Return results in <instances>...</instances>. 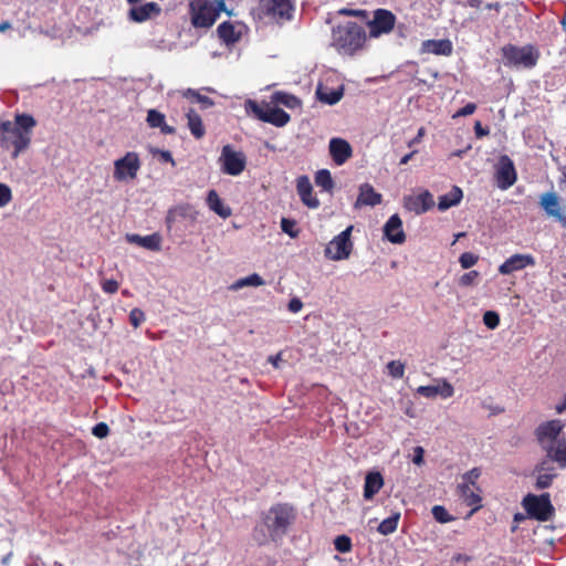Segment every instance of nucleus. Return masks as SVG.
<instances>
[{
  "mask_svg": "<svg viewBox=\"0 0 566 566\" xmlns=\"http://www.w3.org/2000/svg\"><path fill=\"white\" fill-rule=\"evenodd\" d=\"M186 96L193 98L196 102L200 103L206 108L211 107L213 105V101L210 97L201 95L192 90H188Z\"/></svg>",
  "mask_w": 566,
  "mask_h": 566,
  "instance_id": "obj_46",
  "label": "nucleus"
},
{
  "mask_svg": "<svg viewBox=\"0 0 566 566\" xmlns=\"http://www.w3.org/2000/svg\"><path fill=\"white\" fill-rule=\"evenodd\" d=\"M92 433L99 439L106 438L109 433V428L105 422H98L92 429Z\"/></svg>",
  "mask_w": 566,
  "mask_h": 566,
  "instance_id": "obj_52",
  "label": "nucleus"
},
{
  "mask_svg": "<svg viewBox=\"0 0 566 566\" xmlns=\"http://www.w3.org/2000/svg\"><path fill=\"white\" fill-rule=\"evenodd\" d=\"M219 164L224 174L239 176L247 166V157L243 151L235 150L231 145H224L219 157Z\"/></svg>",
  "mask_w": 566,
  "mask_h": 566,
  "instance_id": "obj_10",
  "label": "nucleus"
},
{
  "mask_svg": "<svg viewBox=\"0 0 566 566\" xmlns=\"http://www.w3.org/2000/svg\"><path fill=\"white\" fill-rule=\"evenodd\" d=\"M416 154V150L405 155L401 159H400V165H406L409 163V160L412 158V156Z\"/></svg>",
  "mask_w": 566,
  "mask_h": 566,
  "instance_id": "obj_64",
  "label": "nucleus"
},
{
  "mask_svg": "<svg viewBox=\"0 0 566 566\" xmlns=\"http://www.w3.org/2000/svg\"><path fill=\"white\" fill-rule=\"evenodd\" d=\"M382 196L377 192L369 184H363L359 187V195L355 202V207L370 206L375 207L381 202Z\"/></svg>",
  "mask_w": 566,
  "mask_h": 566,
  "instance_id": "obj_24",
  "label": "nucleus"
},
{
  "mask_svg": "<svg viewBox=\"0 0 566 566\" xmlns=\"http://www.w3.org/2000/svg\"><path fill=\"white\" fill-rule=\"evenodd\" d=\"M523 506L531 517L542 522L549 521L554 514V506L548 493L541 495L528 494L523 500Z\"/></svg>",
  "mask_w": 566,
  "mask_h": 566,
  "instance_id": "obj_7",
  "label": "nucleus"
},
{
  "mask_svg": "<svg viewBox=\"0 0 566 566\" xmlns=\"http://www.w3.org/2000/svg\"><path fill=\"white\" fill-rule=\"evenodd\" d=\"M118 282L115 281V280H105L103 281L102 283V289L105 293H108V294H114L117 292L118 290Z\"/></svg>",
  "mask_w": 566,
  "mask_h": 566,
  "instance_id": "obj_53",
  "label": "nucleus"
},
{
  "mask_svg": "<svg viewBox=\"0 0 566 566\" xmlns=\"http://www.w3.org/2000/svg\"><path fill=\"white\" fill-rule=\"evenodd\" d=\"M367 40L365 29L357 22L348 21L332 30V46L342 55H354Z\"/></svg>",
  "mask_w": 566,
  "mask_h": 566,
  "instance_id": "obj_3",
  "label": "nucleus"
},
{
  "mask_svg": "<svg viewBox=\"0 0 566 566\" xmlns=\"http://www.w3.org/2000/svg\"><path fill=\"white\" fill-rule=\"evenodd\" d=\"M129 6L130 8L127 11V19L135 23H143L155 19L161 12L160 6L156 2H134Z\"/></svg>",
  "mask_w": 566,
  "mask_h": 566,
  "instance_id": "obj_17",
  "label": "nucleus"
},
{
  "mask_svg": "<svg viewBox=\"0 0 566 566\" xmlns=\"http://www.w3.org/2000/svg\"><path fill=\"white\" fill-rule=\"evenodd\" d=\"M460 495L463 501L473 509L471 510L469 516H471L475 511H478L481 506L482 497L480 495L479 488H472L469 484H460L459 485Z\"/></svg>",
  "mask_w": 566,
  "mask_h": 566,
  "instance_id": "obj_29",
  "label": "nucleus"
},
{
  "mask_svg": "<svg viewBox=\"0 0 566 566\" xmlns=\"http://www.w3.org/2000/svg\"><path fill=\"white\" fill-rule=\"evenodd\" d=\"M399 518H400L399 513L392 514L391 516L385 518L378 525V532L382 535L392 534L397 530Z\"/></svg>",
  "mask_w": 566,
  "mask_h": 566,
  "instance_id": "obj_37",
  "label": "nucleus"
},
{
  "mask_svg": "<svg viewBox=\"0 0 566 566\" xmlns=\"http://www.w3.org/2000/svg\"><path fill=\"white\" fill-rule=\"evenodd\" d=\"M12 200V191L6 184L0 182V209Z\"/></svg>",
  "mask_w": 566,
  "mask_h": 566,
  "instance_id": "obj_48",
  "label": "nucleus"
},
{
  "mask_svg": "<svg viewBox=\"0 0 566 566\" xmlns=\"http://www.w3.org/2000/svg\"><path fill=\"white\" fill-rule=\"evenodd\" d=\"M452 43L450 40H427L422 42L421 50L426 53L436 55H450L452 53Z\"/></svg>",
  "mask_w": 566,
  "mask_h": 566,
  "instance_id": "obj_28",
  "label": "nucleus"
},
{
  "mask_svg": "<svg viewBox=\"0 0 566 566\" xmlns=\"http://www.w3.org/2000/svg\"><path fill=\"white\" fill-rule=\"evenodd\" d=\"M35 124V119L27 114L17 115L15 123L0 120V145L7 149L13 147L12 157L17 158L29 147Z\"/></svg>",
  "mask_w": 566,
  "mask_h": 566,
  "instance_id": "obj_1",
  "label": "nucleus"
},
{
  "mask_svg": "<svg viewBox=\"0 0 566 566\" xmlns=\"http://www.w3.org/2000/svg\"><path fill=\"white\" fill-rule=\"evenodd\" d=\"M483 323L490 329H495L500 324V316L496 312L488 311L483 315Z\"/></svg>",
  "mask_w": 566,
  "mask_h": 566,
  "instance_id": "obj_43",
  "label": "nucleus"
},
{
  "mask_svg": "<svg viewBox=\"0 0 566 566\" xmlns=\"http://www.w3.org/2000/svg\"><path fill=\"white\" fill-rule=\"evenodd\" d=\"M396 24L395 14L386 9L374 11L373 20L368 21L369 38L377 39L384 34L390 33Z\"/></svg>",
  "mask_w": 566,
  "mask_h": 566,
  "instance_id": "obj_12",
  "label": "nucleus"
},
{
  "mask_svg": "<svg viewBox=\"0 0 566 566\" xmlns=\"http://www.w3.org/2000/svg\"><path fill=\"white\" fill-rule=\"evenodd\" d=\"M535 259L531 254H513L505 262L499 266V272L502 275H510L513 272L524 270L527 266H534Z\"/></svg>",
  "mask_w": 566,
  "mask_h": 566,
  "instance_id": "obj_19",
  "label": "nucleus"
},
{
  "mask_svg": "<svg viewBox=\"0 0 566 566\" xmlns=\"http://www.w3.org/2000/svg\"><path fill=\"white\" fill-rule=\"evenodd\" d=\"M126 240L129 243L137 244L150 251H159L161 248V237L158 233L142 237L135 233L126 234Z\"/></svg>",
  "mask_w": 566,
  "mask_h": 566,
  "instance_id": "obj_25",
  "label": "nucleus"
},
{
  "mask_svg": "<svg viewBox=\"0 0 566 566\" xmlns=\"http://www.w3.org/2000/svg\"><path fill=\"white\" fill-rule=\"evenodd\" d=\"M223 10V0H189V14L195 28H210Z\"/></svg>",
  "mask_w": 566,
  "mask_h": 566,
  "instance_id": "obj_4",
  "label": "nucleus"
},
{
  "mask_svg": "<svg viewBox=\"0 0 566 566\" xmlns=\"http://www.w3.org/2000/svg\"><path fill=\"white\" fill-rule=\"evenodd\" d=\"M281 229L283 232L289 234L291 238L297 237V231L295 230V221L294 220L282 218Z\"/></svg>",
  "mask_w": 566,
  "mask_h": 566,
  "instance_id": "obj_49",
  "label": "nucleus"
},
{
  "mask_svg": "<svg viewBox=\"0 0 566 566\" xmlns=\"http://www.w3.org/2000/svg\"><path fill=\"white\" fill-rule=\"evenodd\" d=\"M479 256L472 252H464L460 255L459 262L463 269H470L476 264Z\"/></svg>",
  "mask_w": 566,
  "mask_h": 566,
  "instance_id": "obj_44",
  "label": "nucleus"
},
{
  "mask_svg": "<svg viewBox=\"0 0 566 566\" xmlns=\"http://www.w3.org/2000/svg\"><path fill=\"white\" fill-rule=\"evenodd\" d=\"M206 201L209 209L222 219H227L232 214L231 208L222 201L216 190L208 191Z\"/></svg>",
  "mask_w": 566,
  "mask_h": 566,
  "instance_id": "obj_27",
  "label": "nucleus"
},
{
  "mask_svg": "<svg viewBox=\"0 0 566 566\" xmlns=\"http://www.w3.org/2000/svg\"><path fill=\"white\" fill-rule=\"evenodd\" d=\"M516 178V170L512 159L506 155H502L495 165L496 186L502 190H506L515 184Z\"/></svg>",
  "mask_w": 566,
  "mask_h": 566,
  "instance_id": "obj_14",
  "label": "nucleus"
},
{
  "mask_svg": "<svg viewBox=\"0 0 566 566\" xmlns=\"http://www.w3.org/2000/svg\"><path fill=\"white\" fill-rule=\"evenodd\" d=\"M405 413L410 417V418H415L416 417V413H415V410H413V407H412V403L409 402L408 406L406 407L405 409Z\"/></svg>",
  "mask_w": 566,
  "mask_h": 566,
  "instance_id": "obj_63",
  "label": "nucleus"
},
{
  "mask_svg": "<svg viewBox=\"0 0 566 566\" xmlns=\"http://www.w3.org/2000/svg\"><path fill=\"white\" fill-rule=\"evenodd\" d=\"M434 206L433 196L424 190L418 195H409L403 198L406 210L416 214H422Z\"/></svg>",
  "mask_w": 566,
  "mask_h": 566,
  "instance_id": "obj_18",
  "label": "nucleus"
},
{
  "mask_svg": "<svg viewBox=\"0 0 566 566\" xmlns=\"http://www.w3.org/2000/svg\"><path fill=\"white\" fill-rule=\"evenodd\" d=\"M423 454H424V450L422 447H416L413 449V458H412V462L417 465H421L423 463Z\"/></svg>",
  "mask_w": 566,
  "mask_h": 566,
  "instance_id": "obj_56",
  "label": "nucleus"
},
{
  "mask_svg": "<svg viewBox=\"0 0 566 566\" xmlns=\"http://www.w3.org/2000/svg\"><path fill=\"white\" fill-rule=\"evenodd\" d=\"M244 31V25L241 23L223 22L218 27V34L220 39L227 44L238 42Z\"/></svg>",
  "mask_w": 566,
  "mask_h": 566,
  "instance_id": "obj_23",
  "label": "nucleus"
},
{
  "mask_svg": "<svg viewBox=\"0 0 566 566\" xmlns=\"http://www.w3.org/2000/svg\"><path fill=\"white\" fill-rule=\"evenodd\" d=\"M554 478L555 474L552 472H539L536 480V486L538 489H546L552 484Z\"/></svg>",
  "mask_w": 566,
  "mask_h": 566,
  "instance_id": "obj_47",
  "label": "nucleus"
},
{
  "mask_svg": "<svg viewBox=\"0 0 566 566\" xmlns=\"http://www.w3.org/2000/svg\"><path fill=\"white\" fill-rule=\"evenodd\" d=\"M296 189L302 202L306 207L311 209L319 207V200L313 195V187L307 176H301L297 178Z\"/></svg>",
  "mask_w": 566,
  "mask_h": 566,
  "instance_id": "obj_22",
  "label": "nucleus"
},
{
  "mask_svg": "<svg viewBox=\"0 0 566 566\" xmlns=\"http://www.w3.org/2000/svg\"><path fill=\"white\" fill-rule=\"evenodd\" d=\"M424 135H426V129H424V127H420V128L418 129V133H417L416 137H415L413 139H411V140L408 143V146H409V147H411V146H413L415 144L420 143Z\"/></svg>",
  "mask_w": 566,
  "mask_h": 566,
  "instance_id": "obj_57",
  "label": "nucleus"
},
{
  "mask_svg": "<svg viewBox=\"0 0 566 566\" xmlns=\"http://www.w3.org/2000/svg\"><path fill=\"white\" fill-rule=\"evenodd\" d=\"M385 238L394 244H401L406 241L402 221L398 214H392L384 226Z\"/></svg>",
  "mask_w": 566,
  "mask_h": 566,
  "instance_id": "obj_21",
  "label": "nucleus"
},
{
  "mask_svg": "<svg viewBox=\"0 0 566 566\" xmlns=\"http://www.w3.org/2000/svg\"><path fill=\"white\" fill-rule=\"evenodd\" d=\"M555 410L557 413H563L564 411H566V395L563 401L556 405Z\"/></svg>",
  "mask_w": 566,
  "mask_h": 566,
  "instance_id": "obj_62",
  "label": "nucleus"
},
{
  "mask_svg": "<svg viewBox=\"0 0 566 566\" xmlns=\"http://www.w3.org/2000/svg\"><path fill=\"white\" fill-rule=\"evenodd\" d=\"M539 206L549 218H554L566 227V208H563L556 192L547 191L541 195Z\"/></svg>",
  "mask_w": 566,
  "mask_h": 566,
  "instance_id": "obj_15",
  "label": "nucleus"
},
{
  "mask_svg": "<svg viewBox=\"0 0 566 566\" xmlns=\"http://www.w3.org/2000/svg\"><path fill=\"white\" fill-rule=\"evenodd\" d=\"M186 214V207H175L170 209L166 217V223L168 228H171L172 223L177 220L178 217H184Z\"/></svg>",
  "mask_w": 566,
  "mask_h": 566,
  "instance_id": "obj_45",
  "label": "nucleus"
},
{
  "mask_svg": "<svg viewBox=\"0 0 566 566\" xmlns=\"http://www.w3.org/2000/svg\"><path fill=\"white\" fill-rule=\"evenodd\" d=\"M432 515L436 518V521H438L440 523H448V522L452 521V516L441 505H434L432 507Z\"/></svg>",
  "mask_w": 566,
  "mask_h": 566,
  "instance_id": "obj_41",
  "label": "nucleus"
},
{
  "mask_svg": "<svg viewBox=\"0 0 566 566\" xmlns=\"http://www.w3.org/2000/svg\"><path fill=\"white\" fill-rule=\"evenodd\" d=\"M416 392L428 399H448L454 395V388L446 378H436L430 385L419 386Z\"/></svg>",
  "mask_w": 566,
  "mask_h": 566,
  "instance_id": "obj_16",
  "label": "nucleus"
},
{
  "mask_svg": "<svg viewBox=\"0 0 566 566\" xmlns=\"http://www.w3.org/2000/svg\"><path fill=\"white\" fill-rule=\"evenodd\" d=\"M316 97L319 102L327 105H335L338 103L344 95V87L338 86L336 88H331L322 83L317 85L316 88Z\"/></svg>",
  "mask_w": 566,
  "mask_h": 566,
  "instance_id": "obj_26",
  "label": "nucleus"
},
{
  "mask_svg": "<svg viewBox=\"0 0 566 566\" xmlns=\"http://www.w3.org/2000/svg\"><path fill=\"white\" fill-rule=\"evenodd\" d=\"M244 108L248 115H253L258 119L264 123H270L276 127L285 126L291 119L290 115L282 108H264L253 99H247L244 103Z\"/></svg>",
  "mask_w": 566,
  "mask_h": 566,
  "instance_id": "obj_6",
  "label": "nucleus"
},
{
  "mask_svg": "<svg viewBox=\"0 0 566 566\" xmlns=\"http://www.w3.org/2000/svg\"><path fill=\"white\" fill-rule=\"evenodd\" d=\"M287 308L292 313H298L303 308V302L298 297L290 300Z\"/></svg>",
  "mask_w": 566,
  "mask_h": 566,
  "instance_id": "obj_55",
  "label": "nucleus"
},
{
  "mask_svg": "<svg viewBox=\"0 0 566 566\" xmlns=\"http://www.w3.org/2000/svg\"><path fill=\"white\" fill-rule=\"evenodd\" d=\"M502 55L506 66L532 69L537 64L539 51L532 44L524 46L507 44L503 46Z\"/></svg>",
  "mask_w": 566,
  "mask_h": 566,
  "instance_id": "obj_5",
  "label": "nucleus"
},
{
  "mask_svg": "<svg viewBox=\"0 0 566 566\" xmlns=\"http://www.w3.org/2000/svg\"><path fill=\"white\" fill-rule=\"evenodd\" d=\"M187 120H188V127L191 132V134L196 138H201L205 135V127L202 124V119L198 113L190 109L187 112Z\"/></svg>",
  "mask_w": 566,
  "mask_h": 566,
  "instance_id": "obj_35",
  "label": "nucleus"
},
{
  "mask_svg": "<svg viewBox=\"0 0 566 566\" xmlns=\"http://www.w3.org/2000/svg\"><path fill=\"white\" fill-rule=\"evenodd\" d=\"M474 129H475V134L478 136H484V135H488V130H485L484 128H482L481 126V123L480 122H476L475 125H474Z\"/></svg>",
  "mask_w": 566,
  "mask_h": 566,
  "instance_id": "obj_61",
  "label": "nucleus"
},
{
  "mask_svg": "<svg viewBox=\"0 0 566 566\" xmlns=\"http://www.w3.org/2000/svg\"><path fill=\"white\" fill-rule=\"evenodd\" d=\"M145 321V314L139 308H133L129 313V322L136 328Z\"/></svg>",
  "mask_w": 566,
  "mask_h": 566,
  "instance_id": "obj_51",
  "label": "nucleus"
},
{
  "mask_svg": "<svg viewBox=\"0 0 566 566\" xmlns=\"http://www.w3.org/2000/svg\"><path fill=\"white\" fill-rule=\"evenodd\" d=\"M253 539L259 544L263 545L269 543L270 541H275L280 537L277 534H274L272 527L264 520L262 523L258 524L253 531Z\"/></svg>",
  "mask_w": 566,
  "mask_h": 566,
  "instance_id": "obj_32",
  "label": "nucleus"
},
{
  "mask_svg": "<svg viewBox=\"0 0 566 566\" xmlns=\"http://www.w3.org/2000/svg\"><path fill=\"white\" fill-rule=\"evenodd\" d=\"M470 559L469 556L467 555H462V554H457L452 557V562L454 563H465Z\"/></svg>",
  "mask_w": 566,
  "mask_h": 566,
  "instance_id": "obj_60",
  "label": "nucleus"
},
{
  "mask_svg": "<svg viewBox=\"0 0 566 566\" xmlns=\"http://www.w3.org/2000/svg\"><path fill=\"white\" fill-rule=\"evenodd\" d=\"M293 518L294 514L292 507L287 505H276L268 512L264 520L272 527L274 534H277L281 537L285 534Z\"/></svg>",
  "mask_w": 566,
  "mask_h": 566,
  "instance_id": "obj_13",
  "label": "nucleus"
},
{
  "mask_svg": "<svg viewBox=\"0 0 566 566\" xmlns=\"http://www.w3.org/2000/svg\"><path fill=\"white\" fill-rule=\"evenodd\" d=\"M480 273L475 270L469 271L459 277L460 286H474L478 284Z\"/></svg>",
  "mask_w": 566,
  "mask_h": 566,
  "instance_id": "obj_38",
  "label": "nucleus"
},
{
  "mask_svg": "<svg viewBox=\"0 0 566 566\" xmlns=\"http://www.w3.org/2000/svg\"><path fill=\"white\" fill-rule=\"evenodd\" d=\"M339 13L344 14V15H350V17H360V15H363L364 11H361V10L342 9L339 11Z\"/></svg>",
  "mask_w": 566,
  "mask_h": 566,
  "instance_id": "obj_59",
  "label": "nucleus"
},
{
  "mask_svg": "<svg viewBox=\"0 0 566 566\" xmlns=\"http://www.w3.org/2000/svg\"><path fill=\"white\" fill-rule=\"evenodd\" d=\"M476 105L473 103L467 104L464 107L460 108L454 115L453 118L461 117V116H468L475 112Z\"/></svg>",
  "mask_w": 566,
  "mask_h": 566,
  "instance_id": "obj_54",
  "label": "nucleus"
},
{
  "mask_svg": "<svg viewBox=\"0 0 566 566\" xmlns=\"http://www.w3.org/2000/svg\"><path fill=\"white\" fill-rule=\"evenodd\" d=\"M354 227L348 226L338 235L333 238L325 249V256L333 261H342L349 258L353 250L350 235Z\"/></svg>",
  "mask_w": 566,
  "mask_h": 566,
  "instance_id": "obj_9",
  "label": "nucleus"
},
{
  "mask_svg": "<svg viewBox=\"0 0 566 566\" xmlns=\"http://www.w3.org/2000/svg\"><path fill=\"white\" fill-rule=\"evenodd\" d=\"M563 429L564 423L562 420H549L541 423L536 428V438L541 447L546 451L547 455L562 468H565L566 439L560 436Z\"/></svg>",
  "mask_w": 566,
  "mask_h": 566,
  "instance_id": "obj_2",
  "label": "nucleus"
},
{
  "mask_svg": "<svg viewBox=\"0 0 566 566\" xmlns=\"http://www.w3.org/2000/svg\"><path fill=\"white\" fill-rule=\"evenodd\" d=\"M264 284H265L264 280L258 273H253L245 277H241V279L237 280L235 282H233L230 285L229 289L231 291H239L247 286L258 287V286H262Z\"/></svg>",
  "mask_w": 566,
  "mask_h": 566,
  "instance_id": "obj_34",
  "label": "nucleus"
},
{
  "mask_svg": "<svg viewBox=\"0 0 566 566\" xmlns=\"http://www.w3.org/2000/svg\"><path fill=\"white\" fill-rule=\"evenodd\" d=\"M142 163L135 151H128L122 158L114 161L113 177L116 181L128 182L134 180L140 169Z\"/></svg>",
  "mask_w": 566,
  "mask_h": 566,
  "instance_id": "obj_8",
  "label": "nucleus"
},
{
  "mask_svg": "<svg viewBox=\"0 0 566 566\" xmlns=\"http://www.w3.org/2000/svg\"><path fill=\"white\" fill-rule=\"evenodd\" d=\"M276 101L289 108H294L301 105L300 99L290 94H277Z\"/></svg>",
  "mask_w": 566,
  "mask_h": 566,
  "instance_id": "obj_42",
  "label": "nucleus"
},
{
  "mask_svg": "<svg viewBox=\"0 0 566 566\" xmlns=\"http://www.w3.org/2000/svg\"><path fill=\"white\" fill-rule=\"evenodd\" d=\"M268 360H269V363H270L274 368H280V364H281V361L283 360V359H282V353H277L276 355L269 356Z\"/></svg>",
  "mask_w": 566,
  "mask_h": 566,
  "instance_id": "obj_58",
  "label": "nucleus"
},
{
  "mask_svg": "<svg viewBox=\"0 0 566 566\" xmlns=\"http://www.w3.org/2000/svg\"><path fill=\"white\" fill-rule=\"evenodd\" d=\"M315 184L324 191H331L334 187L332 175L327 169H321L315 175Z\"/></svg>",
  "mask_w": 566,
  "mask_h": 566,
  "instance_id": "obj_36",
  "label": "nucleus"
},
{
  "mask_svg": "<svg viewBox=\"0 0 566 566\" xmlns=\"http://www.w3.org/2000/svg\"><path fill=\"white\" fill-rule=\"evenodd\" d=\"M329 155L337 166L344 165L353 155L349 143L343 138L334 137L328 145Z\"/></svg>",
  "mask_w": 566,
  "mask_h": 566,
  "instance_id": "obj_20",
  "label": "nucleus"
},
{
  "mask_svg": "<svg viewBox=\"0 0 566 566\" xmlns=\"http://www.w3.org/2000/svg\"><path fill=\"white\" fill-rule=\"evenodd\" d=\"M463 197L462 190L458 186H453L452 189L442 196L439 197L438 209L440 211H446L451 207H454L460 203Z\"/></svg>",
  "mask_w": 566,
  "mask_h": 566,
  "instance_id": "obj_31",
  "label": "nucleus"
},
{
  "mask_svg": "<svg viewBox=\"0 0 566 566\" xmlns=\"http://www.w3.org/2000/svg\"><path fill=\"white\" fill-rule=\"evenodd\" d=\"M292 10L291 0H259L256 14L260 19H290Z\"/></svg>",
  "mask_w": 566,
  "mask_h": 566,
  "instance_id": "obj_11",
  "label": "nucleus"
},
{
  "mask_svg": "<svg viewBox=\"0 0 566 566\" xmlns=\"http://www.w3.org/2000/svg\"><path fill=\"white\" fill-rule=\"evenodd\" d=\"M384 485L382 475L379 472H369L365 478L364 497L371 500Z\"/></svg>",
  "mask_w": 566,
  "mask_h": 566,
  "instance_id": "obj_30",
  "label": "nucleus"
},
{
  "mask_svg": "<svg viewBox=\"0 0 566 566\" xmlns=\"http://www.w3.org/2000/svg\"><path fill=\"white\" fill-rule=\"evenodd\" d=\"M335 548L339 553H348L352 551V541L346 535H339L334 541Z\"/></svg>",
  "mask_w": 566,
  "mask_h": 566,
  "instance_id": "obj_40",
  "label": "nucleus"
},
{
  "mask_svg": "<svg viewBox=\"0 0 566 566\" xmlns=\"http://www.w3.org/2000/svg\"><path fill=\"white\" fill-rule=\"evenodd\" d=\"M387 370L392 378H402L405 374V365L399 360H391L387 364Z\"/></svg>",
  "mask_w": 566,
  "mask_h": 566,
  "instance_id": "obj_39",
  "label": "nucleus"
},
{
  "mask_svg": "<svg viewBox=\"0 0 566 566\" xmlns=\"http://www.w3.org/2000/svg\"><path fill=\"white\" fill-rule=\"evenodd\" d=\"M480 474H481V472H480V470L478 468H474V469L468 471L462 476V479H463V483L462 484H469L472 488H478L475 485V481L479 479Z\"/></svg>",
  "mask_w": 566,
  "mask_h": 566,
  "instance_id": "obj_50",
  "label": "nucleus"
},
{
  "mask_svg": "<svg viewBox=\"0 0 566 566\" xmlns=\"http://www.w3.org/2000/svg\"><path fill=\"white\" fill-rule=\"evenodd\" d=\"M147 123L153 128H159L164 134L175 133V128L166 124L165 115L156 109L148 111Z\"/></svg>",
  "mask_w": 566,
  "mask_h": 566,
  "instance_id": "obj_33",
  "label": "nucleus"
}]
</instances>
